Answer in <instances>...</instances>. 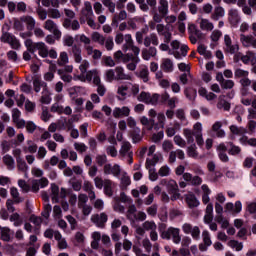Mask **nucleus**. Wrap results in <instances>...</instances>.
<instances>
[{"mask_svg": "<svg viewBox=\"0 0 256 256\" xmlns=\"http://www.w3.org/2000/svg\"><path fill=\"white\" fill-rule=\"evenodd\" d=\"M159 230L161 239L172 241L175 245L181 243V229L172 226L167 228L166 224H161Z\"/></svg>", "mask_w": 256, "mask_h": 256, "instance_id": "f257e3e1", "label": "nucleus"}, {"mask_svg": "<svg viewBox=\"0 0 256 256\" xmlns=\"http://www.w3.org/2000/svg\"><path fill=\"white\" fill-rule=\"evenodd\" d=\"M114 61L116 63H128L127 69L129 71H135L137 69V64L141 59L131 53L123 54L121 50H118L114 53Z\"/></svg>", "mask_w": 256, "mask_h": 256, "instance_id": "f03ea898", "label": "nucleus"}, {"mask_svg": "<svg viewBox=\"0 0 256 256\" xmlns=\"http://www.w3.org/2000/svg\"><path fill=\"white\" fill-rule=\"evenodd\" d=\"M35 25H37V22L31 15H23L20 18H14L13 20V29L15 31H25V27L27 31H33Z\"/></svg>", "mask_w": 256, "mask_h": 256, "instance_id": "7ed1b4c3", "label": "nucleus"}, {"mask_svg": "<svg viewBox=\"0 0 256 256\" xmlns=\"http://www.w3.org/2000/svg\"><path fill=\"white\" fill-rule=\"evenodd\" d=\"M24 44L30 53L38 51L40 57H43L44 59L49 57V48H47L45 42H33L32 39H26Z\"/></svg>", "mask_w": 256, "mask_h": 256, "instance_id": "20e7f679", "label": "nucleus"}, {"mask_svg": "<svg viewBox=\"0 0 256 256\" xmlns=\"http://www.w3.org/2000/svg\"><path fill=\"white\" fill-rule=\"evenodd\" d=\"M160 185L166 187L167 192L171 195V201H177V199H181V193H179V184L177 181L170 179H162L160 181Z\"/></svg>", "mask_w": 256, "mask_h": 256, "instance_id": "39448f33", "label": "nucleus"}, {"mask_svg": "<svg viewBox=\"0 0 256 256\" xmlns=\"http://www.w3.org/2000/svg\"><path fill=\"white\" fill-rule=\"evenodd\" d=\"M125 43L122 46V50L124 53H127L129 49H131L134 57H139V53H141V49L138 46H135V42L133 41V36L131 34H126L124 36Z\"/></svg>", "mask_w": 256, "mask_h": 256, "instance_id": "423d86ee", "label": "nucleus"}, {"mask_svg": "<svg viewBox=\"0 0 256 256\" xmlns=\"http://www.w3.org/2000/svg\"><path fill=\"white\" fill-rule=\"evenodd\" d=\"M182 231L185 235H191L194 241H199L201 239V229L199 226H193V224L185 222L182 225Z\"/></svg>", "mask_w": 256, "mask_h": 256, "instance_id": "0eeeda50", "label": "nucleus"}, {"mask_svg": "<svg viewBox=\"0 0 256 256\" xmlns=\"http://www.w3.org/2000/svg\"><path fill=\"white\" fill-rule=\"evenodd\" d=\"M137 100L146 105H157V103H159V94L154 93L151 95L149 92L142 91L137 96Z\"/></svg>", "mask_w": 256, "mask_h": 256, "instance_id": "6e6552de", "label": "nucleus"}, {"mask_svg": "<svg viewBox=\"0 0 256 256\" xmlns=\"http://www.w3.org/2000/svg\"><path fill=\"white\" fill-rule=\"evenodd\" d=\"M90 221L99 229H105L107 221H109V215H107L105 212H101L100 214H93L90 218Z\"/></svg>", "mask_w": 256, "mask_h": 256, "instance_id": "1a4fd4ad", "label": "nucleus"}, {"mask_svg": "<svg viewBox=\"0 0 256 256\" xmlns=\"http://www.w3.org/2000/svg\"><path fill=\"white\" fill-rule=\"evenodd\" d=\"M224 52L229 53L230 55L239 53V44H233V40L229 34L224 35Z\"/></svg>", "mask_w": 256, "mask_h": 256, "instance_id": "9d476101", "label": "nucleus"}, {"mask_svg": "<svg viewBox=\"0 0 256 256\" xmlns=\"http://www.w3.org/2000/svg\"><path fill=\"white\" fill-rule=\"evenodd\" d=\"M104 175H113V177H119L121 175V166L119 164H106L103 167Z\"/></svg>", "mask_w": 256, "mask_h": 256, "instance_id": "9b49d317", "label": "nucleus"}, {"mask_svg": "<svg viewBox=\"0 0 256 256\" xmlns=\"http://www.w3.org/2000/svg\"><path fill=\"white\" fill-rule=\"evenodd\" d=\"M202 241L203 243L199 244V251L205 252L211 245H213V242L211 241V234H209V231L204 230L202 232Z\"/></svg>", "mask_w": 256, "mask_h": 256, "instance_id": "f8f14e48", "label": "nucleus"}, {"mask_svg": "<svg viewBox=\"0 0 256 256\" xmlns=\"http://www.w3.org/2000/svg\"><path fill=\"white\" fill-rule=\"evenodd\" d=\"M256 36L253 35H245L240 34V43H242V47L249 48L253 47V49H256Z\"/></svg>", "mask_w": 256, "mask_h": 256, "instance_id": "ddd939ff", "label": "nucleus"}, {"mask_svg": "<svg viewBox=\"0 0 256 256\" xmlns=\"http://www.w3.org/2000/svg\"><path fill=\"white\" fill-rule=\"evenodd\" d=\"M114 119H121L123 117H129L131 115V109L128 106L116 107L112 111Z\"/></svg>", "mask_w": 256, "mask_h": 256, "instance_id": "4468645a", "label": "nucleus"}, {"mask_svg": "<svg viewBox=\"0 0 256 256\" xmlns=\"http://www.w3.org/2000/svg\"><path fill=\"white\" fill-rule=\"evenodd\" d=\"M228 21L232 27H237L241 22V15H239V10L232 8L228 11Z\"/></svg>", "mask_w": 256, "mask_h": 256, "instance_id": "2eb2a0df", "label": "nucleus"}, {"mask_svg": "<svg viewBox=\"0 0 256 256\" xmlns=\"http://www.w3.org/2000/svg\"><path fill=\"white\" fill-rule=\"evenodd\" d=\"M32 81H33V89H34L35 93H40L41 89H42V91L49 89L47 82L43 81L39 76H35L32 79Z\"/></svg>", "mask_w": 256, "mask_h": 256, "instance_id": "dca6fc26", "label": "nucleus"}, {"mask_svg": "<svg viewBox=\"0 0 256 256\" xmlns=\"http://www.w3.org/2000/svg\"><path fill=\"white\" fill-rule=\"evenodd\" d=\"M140 123L141 125H143L147 131H153V129H155V131H157L159 128L157 127V124H155V119L153 118H147V116H142L140 118Z\"/></svg>", "mask_w": 256, "mask_h": 256, "instance_id": "f3484780", "label": "nucleus"}, {"mask_svg": "<svg viewBox=\"0 0 256 256\" xmlns=\"http://www.w3.org/2000/svg\"><path fill=\"white\" fill-rule=\"evenodd\" d=\"M160 69L164 73H173L175 69V65L173 64V60L171 58H163L160 64Z\"/></svg>", "mask_w": 256, "mask_h": 256, "instance_id": "a211bd4d", "label": "nucleus"}, {"mask_svg": "<svg viewBox=\"0 0 256 256\" xmlns=\"http://www.w3.org/2000/svg\"><path fill=\"white\" fill-rule=\"evenodd\" d=\"M177 158L180 159V161H183L185 159V152L181 149H176L175 151H171L169 153L168 163L173 165V163L177 161Z\"/></svg>", "mask_w": 256, "mask_h": 256, "instance_id": "6ab92c4d", "label": "nucleus"}, {"mask_svg": "<svg viewBox=\"0 0 256 256\" xmlns=\"http://www.w3.org/2000/svg\"><path fill=\"white\" fill-rule=\"evenodd\" d=\"M141 55L144 61H149L151 57H157V48L155 46L144 48L142 49Z\"/></svg>", "mask_w": 256, "mask_h": 256, "instance_id": "aec40b11", "label": "nucleus"}, {"mask_svg": "<svg viewBox=\"0 0 256 256\" xmlns=\"http://www.w3.org/2000/svg\"><path fill=\"white\" fill-rule=\"evenodd\" d=\"M116 73V81H131L133 77L129 74H125V69L121 66H117L114 70Z\"/></svg>", "mask_w": 256, "mask_h": 256, "instance_id": "412c9836", "label": "nucleus"}, {"mask_svg": "<svg viewBox=\"0 0 256 256\" xmlns=\"http://www.w3.org/2000/svg\"><path fill=\"white\" fill-rule=\"evenodd\" d=\"M131 149H133V146L131 145V142L123 141L122 145H121V148L119 150L120 157H127L130 154H133V151Z\"/></svg>", "mask_w": 256, "mask_h": 256, "instance_id": "4be33fe9", "label": "nucleus"}, {"mask_svg": "<svg viewBox=\"0 0 256 256\" xmlns=\"http://www.w3.org/2000/svg\"><path fill=\"white\" fill-rule=\"evenodd\" d=\"M81 53V47L77 44H74L70 50V55H72L75 63H81V61H83V56L81 55Z\"/></svg>", "mask_w": 256, "mask_h": 256, "instance_id": "5701e85b", "label": "nucleus"}, {"mask_svg": "<svg viewBox=\"0 0 256 256\" xmlns=\"http://www.w3.org/2000/svg\"><path fill=\"white\" fill-rule=\"evenodd\" d=\"M151 45H154V47L159 45V36L155 33H151L149 36L144 38V47H151Z\"/></svg>", "mask_w": 256, "mask_h": 256, "instance_id": "b1692460", "label": "nucleus"}, {"mask_svg": "<svg viewBox=\"0 0 256 256\" xmlns=\"http://www.w3.org/2000/svg\"><path fill=\"white\" fill-rule=\"evenodd\" d=\"M221 127H223V122L216 121L211 128L213 133H215L216 137L219 139H223V137H225V130L221 129Z\"/></svg>", "mask_w": 256, "mask_h": 256, "instance_id": "393cba45", "label": "nucleus"}, {"mask_svg": "<svg viewBox=\"0 0 256 256\" xmlns=\"http://www.w3.org/2000/svg\"><path fill=\"white\" fill-rule=\"evenodd\" d=\"M129 137L132 138V143H141L143 141V134H141V129L139 128L130 130Z\"/></svg>", "mask_w": 256, "mask_h": 256, "instance_id": "a878e982", "label": "nucleus"}, {"mask_svg": "<svg viewBox=\"0 0 256 256\" xmlns=\"http://www.w3.org/2000/svg\"><path fill=\"white\" fill-rule=\"evenodd\" d=\"M81 15L85 19L89 17H93V5H91V2L89 1L84 2V6L81 10Z\"/></svg>", "mask_w": 256, "mask_h": 256, "instance_id": "bb28decb", "label": "nucleus"}, {"mask_svg": "<svg viewBox=\"0 0 256 256\" xmlns=\"http://www.w3.org/2000/svg\"><path fill=\"white\" fill-rule=\"evenodd\" d=\"M223 17H225V9L221 6H216L210 19H212V21H219Z\"/></svg>", "mask_w": 256, "mask_h": 256, "instance_id": "cd10ccee", "label": "nucleus"}, {"mask_svg": "<svg viewBox=\"0 0 256 256\" xmlns=\"http://www.w3.org/2000/svg\"><path fill=\"white\" fill-rule=\"evenodd\" d=\"M185 201L190 209H193L194 207H199V200H197L195 194H186Z\"/></svg>", "mask_w": 256, "mask_h": 256, "instance_id": "c85d7f7f", "label": "nucleus"}, {"mask_svg": "<svg viewBox=\"0 0 256 256\" xmlns=\"http://www.w3.org/2000/svg\"><path fill=\"white\" fill-rule=\"evenodd\" d=\"M217 109H223V111L231 110V103L225 100V95H220L218 97Z\"/></svg>", "mask_w": 256, "mask_h": 256, "instance_id": "c756f323", "label": "nucleus"}, {"mask_svg": "<svg viewBox=\"0 0 256 256\" xmlns=\"http://www.w3.org/2000/svg\"><path fill=\"white\" fill-rule=\"evenodd\" d=\"M199 25L202 31H213L215 29L213 22H210L207 18H201Z\"/></svg>", "mask_w": 256, "mask_h": 256, "instance_id": "7c9ffc66", "label": "nucleus"}, {"mask_svg": "<svg viewBox=\"0 0 256 256\" xmlns=\"http://www.w3.org/2000/svg\"><path fill=\"white\" fill-rule=\"evenodd\" d=\"M125 19H127V11L121 10L112 17V25L117 27V25H119V21H125Z\"/></svg>", "mask_w": 256, "mask_h": 256, "instance_id": "2f4dec72", "label": "nucleus"}, {"mask_svg": "<svg viewBox=\"0 0 256 256\" xmlns=\"http://www.w3.org/2000/svg\"><path fill=\"white\" fill-rule=\"evenodd\" d=\"M137 77L142 79L143 83H149V68L147 66H141L139 72L137 73Z\"/></svg>", "mask_w": 256, "mask_h": 256, "instance_id": "473e14b6", "label": "nucleus"}, {"mask_svg": "<svg viewBox=\"0 0 256 256\" xmlns=\"http://www.w3.org/2000/svg\"><path fill=\"white\" fill-rule=\"evenodd\" d=\"M52 98H51V91L49 88H46V90H42V95L40 97V103L42 105H49L51 103Z\"/></svg>", "mask_w": 256, "mask_h": 256, "instance_id": "72a5a7b5", "label": "nucleus"}, {"mask_svg": "<svg viewBox=\"0 0 256 256\" xmlns=\"http://www.w3.org/2000/svg\"><path fill=\"white\" fill-rule=\"evenodd\" d=\"M186 153L191 159H198L199 157V151H197V145L195 143L187 147Z\"/></svg>", "mask_w": 256, "mask_h": 256, "instance_id": "f704fd0d", "label": "nucleus"}, {"mask_svg": "<svg viewBox=\"0 0 256 256\" xmlns=\"http://www.w3.org/2000/svg\"><path fill=\"white\" fill-rule=\"evenodd\" d=\"M0 239L6 243H9V241H11V228L2 227L0 230Z\"/></svg>", "mask_w": 256, "mask_h": 256, "instance_id": "c9c22d12", "label": "nucleus"}, {"mask_svg": "<svg viewBox=\"0 0 256 256\" xmlns=\"http://www.w3.org/2000/svg\"><path fill=\"white\" fill-rule=\"evenodd\" d=\"M159 5L160 6L158 7V11L160 15L167 17V14L169 13V2L167 0H160Z\"/></svg>", "mask_w": 256, "mask_h": 256, "instance_id": "e433bc0d", "label": "nucleus"}, {"mask_svg": "<svg viewBox=\"0 0 256 256\" xmlns=\"http://www.w3.org/2000/svg\"><path fill=\"white\" fill-rule=\"evenodd\" d=\"M104 194L107 197H113V181L104 179Z\"/></svg>", "mask_w": 256, "mask_h": 256, "instance_id": "4c0bfd02", "label": "nucleus"}, {"mask_svg": "<svg viewBox=\"0 0 256 256\" xmlns=\"http://www.w3.org/2000/svg\"><path fill=\"white\" fill-rule=\"evenodd\" d=\"M197 52L199 53V55H203L205 59H211L213 57V54L211 53V51L207 50V47L203 44H200L198 46Z\"/></svg>", "mask_w": 256, "mask_h": 256, "instance_id": "58836bf2", "label": "nucleus"}, {"mask_svg": "<svg viewBox=\"0 0 256 256\" xmlns=\"http://www.w3.org/2000/svg\"><path fill=\"white\" fill-rule=\"evenodd\" d=\"M183 135L186 138V141L188 144H193L195 143V134L193 133V130L189 128L183 129Z\"/></svg>", "mask_w": 256, "mask_h": 256, "instance_id": "ea45409f", "label": "nucleus"}, {"mask_svg": "<svg viewBox=\"0 0 256 256\" xmlns=\"http://www.w3.org/2000/svg\"><path fill=\"white\" fill-rule=\"evenodd\" d=\"M91 39L94 43H98V45H105V36L99 32H93L91 34Z\"/></svg>", "mask_w": 256, "mask_h": 256, "instance_id": "a19ab883", "label": "nucleus"}, {"mask_svg": "<svg viewBox=\"0 0 256 256\" xmlns=\"http://www.w3.org/2000/svg\"><path fill=\"white\" fill-rule=\"evenodd\" d=\"M67 63H69V55L67 52H61L57 60V65H59V67H65Z\"/></svg>", "mask_w": 256, "mask_h": 256, "instance_id": "79ce46f5", "label": "nucleus"}, {"mask_svg": "<svg viewBox=\"0 0 256 256\" xmlns=\"http://www.w3.org/2000/svg\"><path fill=\"white\" fill-rule=\"evenodd\" d=\"M97 70H90V71H87L84 76H79V79L82 80V81H88V83H91V81H93L95 75H96Z\"/></svg>", "mask_w": 256, "mask_h": 256, "instance_id": "37998d69", "label": "nucleus"}, {"mask_svg": "<svg viewBox=\"0 0 256 256\" xmlns=\"http://www.w3.org/2000/svg\"><path fill=\"white\" fill-rule=\"evenodd\" d=\"M229 129L232 135H245V133H247L246 128L238 127L237 125H231Z\"/></svg>", "mask_w": 256, "mask_h": 256, "instance_id": "c03bdc74", "label": "nucleus"}, {"mask_svg": "<svg viewBox=\"0 0 256 256\" xmlns=\"http://www.w3.org/2000/svg\"><path fill=\"white\" fill-rule=\"evenodd\" d=\"M234 77L235 79H244L245 77H249V71L243 70L241 68H235Z\"/></svg>", "mask_w": 256, "mask_h": 256, "instance_id": "a18cd8bd", "label": "nucleus"}, {"mask_svg": "<svg viewBox=\"0 0 256 256\" xmlns=\"http://www.w3.org/2000/svg\"><path fill=\"white\" fill-rule=\"evenodd\" d=\"M10 195L16 204L23 203V199L19 197V190L15 187L10 188Z\"/></svg>", "mask_w": 256, "mask_h": 256, "instance_id": "49530a36", "label": "nucleus"}, {"mask_svg": "<svg viewBox=\"0 0 256 256\" xmlns=\"http://www.w3.org/2000/svg\"><path fill=\"white\" fill-rule=\"evenodd\" d=\"M127 91H129V87L127 85H121L118 87L117 94L120 95L118 99L123 101L127 97Z\"/></svg>", "mask_w": 256, "mask_h": 256, "instance_id": "de8ad7c7", "label": "nucleus"}, {"mask_svg": "<svg viewBox=\"0 0 256 256\" xmlns=\"http://www.w3.org/2000/svg\"><path fill=\"white\" fill-rule=\"evenodd\" d=\"M10 221L14 223V227H21V225H23V220L21 219L19 213H13L10 216Z\"/></svg>", "mask_w": 256, "mask_h": 256, "instance_id": "09e8293b", "label": "nucleus"}, {"mask_svg": "<svg viewBox=\"0 0 256 256\" xmlns=\"http://www.w3.org/2000/svg\"><path fill=\"white\" fill-rule=\"evenodd\" d=\"M14 37H15V35H13L9 32L2 31L0 41H1V43H7L9 45Z\"/></svg>", "mask_w": 256, "mask_h": 256, "instance_id": "8fccbe9b", "label": "nucleus"}, {"mask_svg": "<svg viewBox=\"0 0 256 256\" xmlns=\"http://www.w3.org/2000/svg\"><path fill=\"white\" fill-rule=\"evenodd\" d=\"M14 37H15V35H13L9 32L2 31L0 41H1V43H7L9 45Z\"/></svg>", "mask_w": 256, "mask_h": 256, "instance_id": "3c124183", "label": "nucleus"}, {"mask_svg": "<svg viewBox=\"0 0 256 256\" xmlns=\"http://www.w3.org/2000/svg\"><path fill=\"white\" fill-rule=\"evenodd\" d=\"M3 163L8 169H13L15 167V160L11 155H5L3 157Z\"/></svg>", "mask_w": 256, "mask_h": 256, "instance_id": "603ef678", "label": "nucleus"}, {"mask_svg": "<svg viewBox=\"0 0 256 256\" xmlns=\"http://www.w3.org/2000/svg\"><path fill=\"white\" fill-rule=\"evenodd\" d=\"M58 75H60V78L62 79V81H64L65 83H71V81H73V76L67 74L65 72V70L63 69H59L57 71Z\"/></svg>", "mask_w": 256, "mask_h": 256, "instance_id": "864d4df0", "label": "nucleus"}, {"mask_svg": "<svg viewBox=\"0 0 256 256\" xmlns=\"http://www.w3.org/2000/svg\"><path fill=\"white\" fill-rule=\"evenodd\" d=\"M174 148H175V146L173 145V142L171 140L163 141L162 150L164 151V153H169V152L173 151Z\"/></svg>", "mask_w": 256, "mask_h": 256, "instance_id": "5fc2aeb1", "label": "nucleus"}, {"mask_svg": "<svg viewBox=\"0 0 256 256\" xmlns=\"http://www.w3.org/2000/svg\"><path fill=\"white\" fill-rule=\"evenodd\" d=\"M44 29H46V31H50V33L56 29L57 23H55V21L48 19L44 22L43 24Z\"/></svg>", "mask_w": 256, "mask_h": 256, "instance_id": "6e6d98bb", "label": "nucleus"}, {"mask_svg": "<svg viewBox=\"0 0 256 256\" xmlns=\"http://www.w3.org/2000/svg\"><path fill=\"white\" fill-rule=\"evenodd\" d=\"M51 191H52V201L54 203H59V186L52 184Z\"/></svg>", "mask_w": 256, "mask_h": 256, "instance_id": "4d7b16f0", "label": "nucleus"}, {"mask_svg": "<svg viewBox=\"0 0 256 256\" xmlns=\"http://www.w3.org/2000/svg\"><path fill=\"white\" fill-rule=\"evenodd\" d=\"M48 17L50 19H61V11L56 8H50L48 9Z\"/></svg>", "mask_w": 256, "mask_h": 256, "instance_id": "13d9d810", "label": "nucleus"}, {"mask_svg": "<svg viewBox=\"0 0 256 256\" xmlns=\"http://www.w3.org/2000/svg\"><path fill=\"white\" fill-rule=\"evenodd\" d=\"M159 163V156L154 154L152 159L146 160V169H151V167H155Z\"/></svg>", "mask_w": 256, "mask_h": 256, "instance_id": "bf43d9fd", "label": "nucleus"}, {"mask_svg": "<svg viewBox=\"0 0 256 256\" xmlns=\"http://www.w3.org/2000/svg\"><path fill=\"white\" fill-rule=\"evenodd\" d=\"M96 163L98 165V167H105L106 165H110L109 163H107V155L102 154V155H97L96 156Z\"/></svg>", "mask_w": 256, "mask_h": 256, "instance_id": "052dcab7", "label": "nucleus"}, {"mask_svg": "<svg viewBox=\"0 0 256 256\" xmlns=\"http://www.w3.org/2000/svg\"><path fill=\"white\" fill-rule=\"evenodd\" d=\"M17 163V168L22 172V173H27L29 166H27V162L21 158L20 160H16Z\"/></svg>", "mask_w": 256, "mask_h": 256, "instance_id": "680f3d73", "label": "nucleus"}, {"mask_svg": "<svg viewBox=\"0 0 256 256\" xmlns=\"http://www.w3.org/2000/svg\"><path fill=\"white\" fill-rule=\"evenodd\" d=\"M104 46L107 51H113V47H115V42H113V36H108L105 38Z\"/></svg>", "mask_w": 256, "mask_h": 256, "instance_id": "e2e57ef3", "label": "nucleus"}, {"mask_svg": "<svg viewBox=\"0 0 256 256\" xmlns=\"http://www.w3.org/2000/svg\"><path fill=\"white\" fill-rule=\"evenodd\" d=\"M144 231H157V224L153 221H145L143 223Z\"/></svg>", "mask_w": 256, "mask_h": 256, "instance_id": "0e129e2a", "label": "nucleus"}, {"mask_svg": "<svg viewBox=\"0 0 256 256\" xmlns=\"http://www.w3.org/2000/svg\"><path fill=\"white\" fill-rule=\"evenodd\" d=\"M240 59L242 63H244V65H249V61H251L252 59H255V53L248 51L246 55L241 56Z\"/></svg>", "mask_w": 256, "mask_h": 256, "instance_id": "69168bd1", "label": "nucleus"}, {"mask_svg": "<svg viewBox=\"0 0 256 256\" xmlns=\"http://www.w3.org/2000/svg\"><path fill=\"white\" fill-rule=\"evenodd\" d=\"M74 149L78 153H85L87 151V145H85V143L75 142Z\"/></svg>", "mask_w": 256, "mask_h": 256, "instance_id": "338daca9", "label": "nucleus"}, {"mask_svg": "<svg viewBox=\"0 0 256 256\" xmlns=\"http://www.w3.org/2000/svg\"><path fill=\"white\" fill-rule=\"evenodd\" d=\"M221 89H233V87H235V81L233 80H224L221 84H220Z\"/></svg>", "mask_w": 256, "mask_h": 256, "instance_id": "774afa93", "label": "nucleus"}]
</instances>
